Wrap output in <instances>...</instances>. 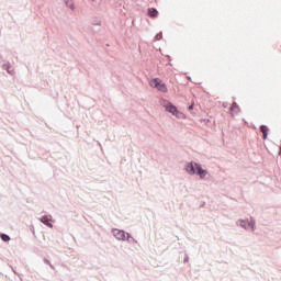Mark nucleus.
I'll list each match as a JSON object with an SVG mask.
<instances>
[{
    "label": "nucleus",
    "instance_id": "nucleus-16",
    "mask_svg": "<svg viewBox=\"0 0 281 281\" xmlns=\"http://www.w3.org/2000/svg\"><path fill=\"white\" fill-rule=\"evenodd\" d=\"M95 25H102V22H97Z\"/></svg>",
    "mask_w": 281,
    "mask_h": 281
},
{
    "label": "nucleus",
    "instance_id": "nucleus-7",
    "mask_svg": "<svg viewBox=\"0 0 281 281\" xmlns=\"http://www.w3.org/2000/svg\"><path fill=\"white\" fill-rule=\"evenodd\" d=\"M158 14H159V11H157V9L155 8L148 9V16H150L151 19H157Z\"/></svg>",
    "mask_w": 281,
    "mask_h": 281
},
{
    "label": "nucleus",
    "instance_id": "nucleus-10",
    "mask_svg": "<svg viewBox=\"0 0 281 281\" xmlns=\"http://www.w3.org/2000/svg\"><path fill=\"white\" fill-rule=\"evenodd\" d=\"M64 3L65 5H67V8L76 10V5L74 4V2H71V0H64Z\"/></svg>",
    "mask_w": 281,
    "mask_h": 281
},
{
    "label": "nucleus",
    "instance_id": "nucleus-1",
    "mask_svg": "<svg viewBox=\"0 0 281 281\" xmlns=\"http://www.w3.org/2000/svg\"><path fill=\"white\" fill-rule=\"evenodd\" d=\"M160 104L164 106V109H166V111H168V113H171V115L178 120H186V114H183L181 111H178L177 106H175L170 101L161 99Z\"/></svg>",
    "mask_w": 281,
    "mask_h": 281
},
{
    "label": "nucleus",
    "instance_id": "nucleus-3",
    "mask_svg": "<svg viewBox=\"0 0 281 281\" xmlns=\"http://www.w3.org/2000/svg\"><path fill=\"white\" fill-rule=\"evenodd\" d=\"M112 234L116 240H128V243H133V240H135L131 237V234L125 233L124 229L113 228Z\"/></svg>",
    "mask_w": 281,
    "mask_h": 281
},
{
    "label": "nucleus",
    "instance_id": "nucleus-14",
    "mask_svg": "<svg viewBox=\"0 0 281 281\" xmlns=\"http://www.w3.org/2000/svg\"><path fill=\"white\" fill-rule=\"evenodd\" d=\"M192 109H194V104H191V105L189 106V111H192Z\"/></svg>",
    "mask_w": 281,
    "mask_h": 281
},
{
    "label": "nucleus",
    "instance_id": "nucleus-6",
    "mask_svg": "<svg viewBox=\"0 0 281 281\" xmlns=\"http://www.w3.org/2000/svg\"><path fill=\"white\" fill-rule=\"evenodd\" d=\"M237 113H240V108L236 102H234L231 106V114L232 115H237Z\"/></svg>",
    "mask_w": 281,
    "mask_h": 281
},
{
    "label": "nucleus",
    "instance_id": "nucleus-11",
    "mask_svg": "<svg viewBox=\"0 0 281 281\" xmlns=\"http://www.w3.org/2000/svg\"><path fill=\"white\" fill-rule=\"evenodd\" d=\"M0 238H1V240H3V243H10V237H9V235L5 234V233H2V234L0 235Z\"/></svg>",
    "mask_w": 281,
    "mask_h": 281
},
{
    "label": "nucleus",
    "instance_id": "nucleus-12",
    "mask_svg": "<svg viewBox=\"0 0 281 281\" xmlns=\"http://www.w3.org/2000/svg\"><path fill=\"white\" fill-rule=\"evenodd\" d=\"M44 262L45 265H48L50 267V269H56V267H54V265H52V261H49L47 258H44Z\"/></svg>",
    "mask_w": 281,
    "mask_h": 281
},
{
    "label": "nucleus",
    "instance_id": "nucleus-4",
    "mask_svg": "<svg viewBox=\"0 0 281 281\" xmlns=\"http://www.w3.org/2000/svg\"><path fill=\"white\" fill-rule=\"evenodd\" d=\"M150 87H154V89H157L158 91H161L162 93H168V87L161 79H153L149 82Z\"/></svg>",
    "mask_w": 281,
    "mask_h": 281
},
{
    "label": "nucleus",
    "instance_id": "nucleus-13",
    "mask_svg": "<svg viewBox=\"0 0 281 281\" xmlns=\"http://www.w3.org/2000/svg\"><path fill=\"white\" fill-rule=\"evenodd\" d=\"M161 38H164V33L160 32L155 36V41H161Z\"/></svg>",
    "mask_w": 281,
    "mask_h": 281
},
{
    "label": "nucleus",
    "instance_id": "nucleus-9",
    "mask_svg": "<svg viewBox=\"0 0 281 281\" xmlns=\"http://www.w3.org/2000/svg\"><path fill=\"white\" fill-rule=\"evenodd\" d=\"M260 131L263 135V139H267V135H269V127H267V125H261Z\"/></svg>",
    "mask_w": 281,
    "mask_h": 281
},
{
    "label": "nucleus",
    "instance_id": "nucleus-15",
    "mask_svg": "<svg viewBox=\"0 0 281 281\" xmlns=\"http://www.w3.org/2000/svg\"><path fill=\"white\" fill-rule=\"evenodd\" d=\"M249 226L251 227V229H254V223H250Z\"/></svg>",
    "mask_w": 281,
    "mask_h": 281
},
{
    "label": "nucleus",
    "instance_id": "nucleus-8",
    "mask_svg": "<svg viewBox=\"0 0 281 281\" xmlns=\"http://www.w3.org/2000/svg\"><path fill=\"white\" fill-rule=\"evenodd\" d=\"M2 69L4 71H7L8 74H10V76H12V74H14V70H11L12 69V65L10 63L3 64L2 65Z\"/></svg>",
    "mask_w": 281,
    "mask_h": 281
},
{
    "label": "nucleus",
    "instance_id": "nucleus-5",
    "mask_svg": "<svg viewBox=\"0 0 281 281\" xmlns=\"http://www.w3.org/2000/svg\"><path fill=\"white\" fill-rule=\"evenodd\" d=\"M43 223V225H46V227H49L50 229L54 227V224H52V215H44L38 218Z\"/></svg>",
    "mask_w": 281,
    "mask_h": 281
},
{
    "label": "nucleus",
    "instance_id": "nucleus-2",
    "mask_svg": "<svg viewBox=\"0 0 281 281\" xmlns=\"http://www.w3.org/2000/svg\"><path fill=\"white\" fill-rule=\"evenodd\" d=\"M186 170L187 172H189V175H199L201 179H205V176L207 175V172L203 170V168H201V165L199 164L190 162L189 165H187Z\"/></svg>",
    "mask_w": 281,
    "mask_h": 281
}]
</instances>
